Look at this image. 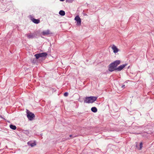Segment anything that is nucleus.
<instances>
[{
	"mask_svg": "<svg viewBox=\"0 0 154 154\" xmlns=\"http://www.w3.org/2000/svg\"><path fill=\"white\" fill-rule=\"evenodd\" d=\"M27 144L28 145L30 146L31 147H33L36 145L35 142L32 143L30 141L28 142Z\"/></svg>",
	"mask_w": 154,
	"mask_h": 154,
	"instance_id": "nucleus-10",
	"label": "nucleus"
},
{
	"mask_svg": "<svg viewBox=\"0 0 154 154\" xmlns=\"http://www.w3.org/2000/svg\"><path fill=\"white\" fill-rule=\"evenodd\" d=\"M59 14L61 16H64L65 15V12L63 10H60L59 12Z\"/></svg>",
	"mask_w": 154,
	"mask_h": 154,
	"instance_id": "nucleus-13",
	"label": "nucleus"
},
{
	"mask_svg": "<svg viewBox=\"0 0 154 154\" xmlns=\"http://www.w3.org/2000/svg\"><path fill=\"white\" fill-rule=\"evenodd\" d=\"M26 114L27 117L29 120L32 121L34 119L35 117L34 113L27 110Z\"/></svg>",
	"mask_w": 154,
	"mask_h": 154,
	"instance_id": "nucleus-3",
	"label": "nucleus"
},
{
	"mask_svg": "<svg viewBox=\"0 0 154 154\" xmlns=\"http://www.w3.org/2000/svg\"><path fill=\"white\" fill-rule=\"evenodd\" d=\"M125 85H124L122 86L121 88H125Z\"/></svg>",
	"mask_w": 154,
	"mask_h": 154,
	"instance_id": "nucleus-19",
	"label": "nucleus"
},
{
	"mask_svg": "<svg viewBox=\"0 0 154 154\" xmlns=\"http://www.w3.org/2000/svg\"><path fill=\"white\" fill-rule=\"evenodd\" d=\"M91 110L92 112H96L97 111V108L95 107H92Z\"/></svg>",
	"mask_w": 154,
	"mask_h": 154,
	"instance_id": "nucleus-11",
	"label": "nucleus"
},
{
	"mask_svg": "<svg viewBox=\"0 0 154 154\" xmlns=\"http://www.w3.org/2000/svg\"><path fill=\"white\" fill-rule=\"evenodd\" d=\"M38 34V33L36 32L33 33H31L30 34H27L26 35L28 39H32L35 38H36Z\"/></svg>",
	"mask_w": 154,
	"mask_h": 154,
	"instance_id": "nucleus-5",
	"label": "nucleus"
},
{
	"mask_svg": "<svg viewBox=\"0 0 154 154\" xmlns=\"http://www.w3.org/2000/svg\"><path fill=\"white\" fill-rule=\"evenodd\" d=\"M69 137L71 138H73L76 137V136L73 135H70Z\"/></svg>",
	"mask_w": 154,
	"mask_h": 154,
	"instance_id": "nucleus-15",
	"label": "nucleus"
},
{
	"mask_svg": "<svg viewBox=\"0 0 154 154\" xmlns=\"http://www.w3.org/2000/svg\"><path fill=\"white\" fill-rule=\"evenodd\" d=\"M129 66H128V69L129 68Z\"/></svg>",
	"mask_w": 154,
	"mask_h": 154,
	"instance_id": "nucleus-21",
	"label": "nucleus"
},
{
	"mask_svg": "<svg viewBox=\"0 0 154 154\" xmlns=\"http://www.w3.org/2000/svg\"><path fill=\"white\" fill-rule=\"evenodd\" d=\"M67 0H66V2H67Z\"/></svg>",
	"mask_w": 154,
	"mask_h": 154,
	"instance_id": "nucleus-22",
	"label": "nucleus"
},
{
	"mask_svg": "<svg viewBox=\"0 0 154 154\" xmlns=\"http://www.w3.org/2000/svg\"><path fill=\"white\" fill-rule=\"evenodd\" d=\"M120 63L121 61L120 60H117L111 63L108 66V70L110 72H112L115 70L119 72L122 70L128 65L127 63H125V64L121 65L118 67H117V66L120 64Z\"/></svg>",
	"mask_w": 154,
	"mask_h": 154,
	"instance_id": "nucleus-1",
	"label": "nucleus"
},
{
	"mask_svg": "<svg viewBox=\"0 0 154 154\" xmlns=\"http://www.w3.org/2000/svg\"><path fill=\"white\" fill-rule=\"evenodd\" d=\"M42 34L43 35H49L52 34V33L50 31L49 29H48L47 30H45L43 31L42 32Z\"/></svg>",
	"mask_w": 154,
	"mask_h": 154,
	"instance_id": "nucleus-6",
	"label": "nucleus"
},
{
	"mask_svg": "<svg viewBox=\"0 0 154 154\" xmlns=\"http://www.w3.org/2000/svg\"><path fill=\"white\" fill-rule=\"evenodd\" d=\"M10 127L11 129L14 130H15L16 129V126L12 124H11L10 125Z\"/></svg>",
	"mask_w": 154,
	"mask_h": 154,
	"instance_id": "nucleus-12",
	"label": "nucleus"
},
{
	"mask_svg": "<svg viewBox=\"0 0 154 154\" xmlns=\"http://www.w3.org/2000/svg\"><path fill=\"white\" fill-rule=\"evenodd\" d=\"M97 97L94 96L86 97L84 99V102L86 103H93L95 101Z\"/></svg>",
	"mask_w": 154,
	"mask_h": 154,
	"instance_id": "nucleus-2",
	"label": "nucleus"
},
{
	"mask_svg": "<svg viewBox=\"0 0 154 154\" xmlns=\"http://www.w3.org/2000/svg\"><path fill=\"white\" fill-rule=\"evenodd\" d=\"M48 54L45 52L42 53H40L36 54L35 55V58L37 59L40 58H42L43 57L45 58L46 57Z\"/></svg>",
	"mask_w": 154,
	"mask_h": 154,
	"instance_id": "nucleus-4",
	"label": "nucleus"
},
{
	"mask_svg": "<svg viewBox=\"0 0 154 154\" xmlns=\"http://www.w3.org/2000/svg\"><path fill=\"white\" fill-rule=\"evenodd\" d=\"M23 132L24 133L28 135L29 133V131L27 130H23Z\"/></svg>",
	"mask_w": 154,
	"mask_h": 154,
	"instance_id": "nucleus-14",
	"label": "nucleus"
},
{
	"mask_svg": "<svg viewBox=\"0 0 154 154\" xmlns=\"http://www.w3.org/2000/svg\"><path fill=\"white\" fill-rule=\"evenodd\" d=\"M74 0H68V2L71 3Z\"/></svg>",
	"mask_w": 154,
	"mask_h": 154,
	"instance_id": "nucleus-17",
	"label": "nucleus"
},
{
	"mask_svg": "<svg viewBox=\"0 0 154 154\" xmlns=\"http://www.w3.org/2000/svg\"><path fill=\"white\" fill-rule=\"evenodd\" d=\"M142 145H143V144H142V142H141L140 144V148L139 149H140V150L141 149L142 147Z\"/></svg>",
	"mask_w": 154,
	"mask_h": 154,
	"instance_id": "nucleus-16",
	"label": "nucleus"
},
{
	"mask_svg": "<svg viewBox=\"0 0 154 154\" xmlns=\"http://www.w3.org/2000/svg\"><path fill=\"white\" fill-rule=\"evenodd\" d=\"M60 0L61 1H64L65 0Z\"/></svg>",
	"mask_w": 154,
	"mask_h": 154,
	"instance_id": "nucleus-20",
	"label": "nucleus"
},
{
	"mask_svg": "<svg viewBox=\"0 0 154 154\" xmlns=\"http://www.w3.org/2000/svg\"><path fill=\"white\" fill-rule=\"evenodd\" d=\"M64 96H67V92H66L64 94Z\"/></svg>",
	"mask_w": 154,
	"mask_h": 154,
	"instance_id": "nucleus-18",
	"label": "nucleus"
},
{
	"mask_svg": "<svg viewBox=\"0 0 154 154\" xmlns=\"http://www.w3.org/2000/svg\"><path fill=\"white\" fill-rule=\"evenodd\" d=\"M112 49L113 50V52L115 53H117L119 51V49L114 45L112 47Z\"/></svg>",
	"mask_w": 154,
	"mask_h": 154,
	"instance_id": "nucleus-8",
	"label": "nucleus"
},
{
	"mask_svg": "<svg viewBox=\"0 0 154 154\" xmlns=\"http://www.w3.org/2000/svg\"><path fill=\"white\" fill-rule=\"evenodd\" d=\"M30 19L35 24H38L40 22V20L39 19H36L32 17H31Z\"/></svg>",
	"mask_w": 154,
	"mask_h": 154,
	"instance_id": "nucleus-9",
	"label": "nucleus"
},
{
	"mask_svg": "<svg viewBox=\"0 0 154 154\" xmlns=\"http://www.w3.org/2000/svg\"><path fill=\"white\" fill-rule=\"evenodd\" d=\"M75 20L77 21L76 25L78 26H80L81 24V20L79 17L78 16H76Z\"/></svg>",
	"mask_w": 154,
	"mask_h": 154,
	"instance_id": "nucleus-7",
	"label": "nucleus"
}]
</instances>
